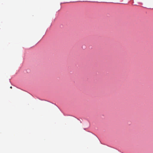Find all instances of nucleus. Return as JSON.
Here are the masks:
<instances>
[{
	"label": "nucleus",
	"mask_w": 153,
	"mask_h": 153,
	"mask_svg": "<svg viewBox=\"0 0 153 153\" xmlns=\"http://www.w3.org/2000/svg\"><path fill=\"white\" fill-rule=\"evenodd\" d=\"M10 88H12V86H11V87H10Z\"/></svg>",
	"instance_id": "obj_1"
}]
</instances>
